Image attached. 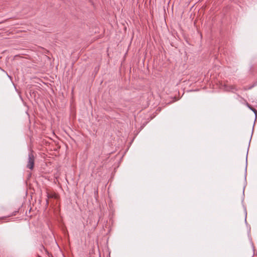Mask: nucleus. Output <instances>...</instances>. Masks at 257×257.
Here are the masks:
<instances>
[{"mask_svg": "<svg viewBox=\"0 0 257 257\" xmlns=\"http://www.w3.org/2000/svg\"><path fill=\"white\" fill-rule=\"evenodd\" d=\"M35 157L33 154V152L31 151L28 154V160L27 164V168L33 170L34 166Z\"/></svg>", "mask_w": 257, "mask_h": 257, "instance_id": "obj_1", "label": "nucleus"}, {"mask_svg": "<svg viewBox=\"0 0 257 257\" xmlns=\"http://www.w3.org/2000/svg\"><path fill=\"white\" fill-rule=\"evenodd\" d=\"M47 197L48 198H57V195L55 193H49L47 192Z\"/></svg>", "mask_w": 257, "mask_h": 257, "instance_id": "obj_2", "label": "nucleus"}, {"mask_svg": "<svg viewBox=\"0 0 257 257\" xmlns=\"http://www.w3.org/2000/svg\"><path fill=\"white\" fill-rule=\"evenodd\" d=\"M249 108L251 110H252L253 111V112L255 113V115L257 114V110L255 108H253L252 107H249Z\"/></svg>", "mask_w": 257, "mask_h": 257, "instance_id": "obj_3", "label": "nucleus"}, {"mask_svg": "<svg viewBox=\"0 0 257 257\" xmlns=\"http://www.w3.org/2000/svg\"><path fill=\"white\" fill-rule=\"evenodd\" d=\"M46 204H47V205H48L49 204V201H48V199H47V200H46Z\"/></svg>", "mask_w": 257, "mask_h": 257, "instance_id": "obj_4", "label": "nucleus"}, {"mask_svg": "<svg viewBox=\"0 0 257 257\" xmlns=\"http://www.w3.org/2000/svg\"><path fill=\"white\" fill-rule=\"evenodd\" d=\"M5 218V217H0V220L3 219H4V218Z\"/></svg>", "mask_w": 257, "mask_h": 257, "instance_id": "obj_5", "label": "nucleus"}]
</instances>
